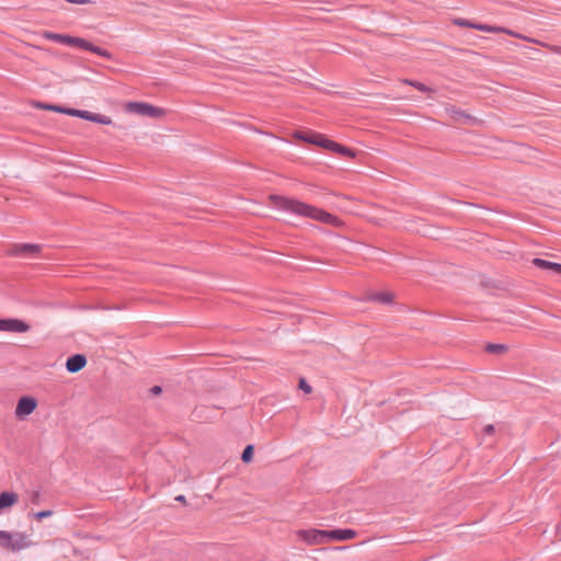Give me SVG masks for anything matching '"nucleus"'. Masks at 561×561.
I'll return each instance as SVG.
<instances>
[{"label": "nucleus", "mask_w": 561, "mask_h": 561, "mask_svg": "<svg viewBox=\"0 0 561 561\" xmlns=\"http://www.w3.org/2000/svg\"><path fill=\"white\" fill-rule=\"evenodd\" d=\"M533 263H534V265H536L540 268L552 270L556 273L561 274V264H559V263L546 261L542 259H534Z\"/></svg>", "instance_id": "obj_16"}, {"label": "nucleus", "mask_w": 561, "mask_h": 561, "mask_svg": "<svg viewBox=\"0 0 561 561\" xmlns=\"http://www.w3.org/2000/svg\"><path fill=\"white\" fill-rule=\"evenodd\" d=\"M152 392L156 393V394L160 393L161 392V388L156 386V387L152 388Z\"/></svg>", "instance_id": "obj_29"}, {"label": "nucleus", "mask_w": 561, "mask_h": 561, "mask_svg": "<svg viewBox=\"0 0 561 561\" xmlns=\"http://www.w3.org/2000/svg\"><path fill=\"white\" fill-rule=\"evenodd\" d=\"M69 45L87 49L91 53H94V54H96L101 57L107 58V59L112 58V54L108 50L101 48L99 46H95L91 42H89L84 38L70 36Z\"/></svg>", "instance_id": "obj_8"}, {"label": "nucleus", "mask_w": 561, "mask_h": 561, "mask_svg": "<svg viewBox=\"0 0 561 561\" xmlns=\"http://www.w3.org/2000/svg\"><path fill=\"white\" fill-rule=\"evenodd\" d=\"M474 30H479L482 32H489V33H505L510 36L520 38L524 41H528V42L533 41L523 34L516 33L514 31H511V30H507V28H504L501 26H492V25H488V24H474Z\"/></svg>", "instance_id": "obj_10"}, {"label": "nucleus", "mask_w": 561, "mask_h": 561, "mask_svg": "<svg viewBox=\"0 0 561 561\" xmlns=\"http://www.w3.org/2000/svg\"><path fill=\"white\" fill-rule=\"evenodd\" d=\"M402 82L405 84H410L422 92H431L432 91V89H430L425 84L417 82V81H411V80L404 79V80H402Z\"/></svg>", "instance_id": "obj_22"}, {"label": "nucleus", "mask_w": 561, "mask_h": 561, "mask_svg": "<svg viewBox=\"0 0 561 561\" xmlns=\"http://www.w3.org/2000/svg\"><path fill=\"white\" fill-rule=\"evenodd\" d=\"M370 299L382 304H391L394 299V295L390 291H385L373 295Z\"/></svg>", "instance_id": "obj_19"}, {"label": "nucleus", "mask_w": 561, "mask_h": 561, "mask_svg": "<svg viewBox=\"0 0 561 561\" xmlns=\"http://www.w3.org/2000/svg\"><path fill=\"white\" fill-rule=\"evenodd\" d=\"M299 388L306 392V393H310L312 391V388L310 385L307 383V381L305 379H300L299 381Z\"/></svg>", "instance_id": "obj_25"}, {"label": "nucleus", "mask_w": 561, "mask_h": 561, "mask_svg": "<svg viewBox=\"0 0 561 561\" xmlns=\"http://www.w3.org/2000/svg\"><path fill=\"white\" fill-rule=\"evenodd\" d=\"M175 500H176V501H179V502H182V503H185V502H186V500H185V496H184V495H178V496L175 497Z\"/></svg>", "instance_id": "obj_28"}, {"label": "nucleus", "mask_w": 561, "mask_h": 561, "mask_svg": "<svg viewBox=\"0 0 561 561\" xmlns=\"http://www.w3.org/2000/svg\"><path fill=\"white\" fill-rule=\"evenodd\" d=\"M325 144H327V149H329V150L336 151L341 154L352 157V158L355 156V153L351 149H348L337 142L329 140V142H325Z\"/></svg>", "instance_id": "obj_17"}, {"label": "nucleus", "mask_w": 561, "mask_h": 561, "mask_svg": "<svg viewBox=\"0 0 561 561\" xmlns=\"http://www.w3.org/2000/svg\"><path fill=\"white\" fill-rule=\"evenodd\" d=\"M30 325L19 319H0V331L25 333Z\"/></svg>", "instance_id": "obj_9"}, {"label": "nucleus", "mask_w": 561, "mask_h": 561, "mask_svg": "<svg viewBox=\"0 0 561 561\" xmlns=\"http://www.w3.org/2000/svg\"><path fill=\"white\" fill-rule=\"evenodd\" d=\"M42 251V247L35 243H15L8 251L9 255L19 257H34Z\"/></svg>", "instance_id": "obj_6"}, {"label": "nucleus", "mask_w": 561, "mask_h": 561, "mask_svg": "<svg viewBox=\"0 0 561 561\" xmlns=\"http://www.w3.org/2000/svg\"><path fill=\"white\" fill-rule=\"evenodd\" d=\"M356 533L353 529H334L328 530V542L330 541H346L353 539Z\"/></svg>", "instance_id": "obj_12"}, {"label": "nucleus", "mask_w": 561, "mask_h": 561, "mask_svg": "<svg viewBox=\"0 0 561 561\" xmlns=\"http://www.w3.org/2000/svg\"><path fill=\"white\" fill-rule=\"evenodd\" d=\"M253 458H242L245 463H250Z\"/></svg>", "instance_id": "obj_30"}, {"label": "nucleus", "mask_w": 561, "mask_h": 561, "mask_svg": "<svg viewBox=\"0 0 561 561\" xmlns=\"http://www.w3.org/2000/svg\"><path fill=\"white\" fill-rule=\"evenodd\" d=\"M495 432H496V430L493 424H486V425L482 426L480 435H481L482 439H485L488 437L494 436Z\"/></svg>", "instance_id": "obj_20"}, {"label": "nucleus", "mask_w": 561, "mask_h": 561, "mask_svg": "<svg viewBox=\"0 0 561 561\" xmlns=\"http://www.w3.org/2000/svg\"><path fill=\"white\" fill-rule=\"evenodd\" d=\"M69 3L73 4H89L91 3V0H66Z\"/></svg>", "instance_id": "obj_27"}, {"label": "nucleus", "mask_w": 561, "mask_h": 561, "mask_svg": "<svg viewBox=\"0 0 561 561\" xmlns=\"http://www.w3.org/2000/svg\"><path fill=\"white\" fill-rule=\"evenodd\" d=\"M268 199L272 206L278 209L290 211L297 216L306 217L335 228L344 227V221L342 219L313 205L279 195H270Z\"/></svg>", "instance_id": "obj_1"}, {"label": "nucleus", "mask_w": 561, "mask_h": 561, "mask_svg": "<svg viewBox=\"0 0 561 561\" xmlns=\"http://www.w3.org/2000/svg\"><path fill=\"white\" fill-rule=\"evenodd\" d=\"M297 536L308 545H322L328 542V530H299Z\"/></svg>", "instance_id": "obj_7"}, {"label": "nucleus", "mask_w": 561, "mask_h": 561, "mask_svg": "<svg viewBox=\"0 0 561 561\" xmlns=\"http://www.w3.org/2000/svg\"><path fill=\"white\" fill-rule=\"evenodd\" d=\"M454 24L458 25V26H461V27H470V28H474V24L476 23H472L468 20H465V19H455L454 20Z\"/></svg>", "instance_id": "obj_23"}, {"label": "nucleus", "mask_w": 561, "mask_h": 561, "mask_svg": "<svg viewBox=\"0 0 561 561\" xmlns=\"http://www.w3.org/2000/svg\"><path fill=\"white\" fill-rule=\"evenodd\" d=\"M87 365L85 356L81 354L73 355L69 357L66 362V368L69 373H78L84 368Z\"/></svg>", "instance_id": "obj_13"}, {"label": "nucleus", "mask_w": 561, "mask_h": 561, "mask_svg": "<svg viewBox=\"0 0 561 561\" xmlns=\"http://www.w3.org/2000/svg\"><path fill=\"white\" fill-rule=\"evenodd\" d=\"M43 37L46 39L55 41L60 44L69 45L70 36L64 34H57L53 32L45 31L43 32Z\"/></svg>", "instance_id": "obj_18"}, {"label": "nucleus", "mask_w": 561, "mask_h": 561, "mask_svg": "<svg viewBox=\"0 0 561 561\" xmlns=\"http://www.w3.org/2000/svg\"><path fill=\"white\" fill-rule=\"evenodd\" d=\"M253 453H254V446L253 445H248L243 451H242V455L241 456H253Z\"/></svg>", "instance_id": "obj_26"}, {"label": "nucleus", "mask_w": 561, "mask_h": 561, "mask_svg": "<svg viewBox=\"0 0 561 561\" xmlns=\"http://www.w3.org/2000/svg\"><path fill=\"white\" fill-rule=\"evenodd\" d=\"M34 543L30 536L21 531L0 530V547L12 552L32 547Z\"/></svg>", "instance_id": "obj_3"}, {"label": "nucleus", "mask_w": 561, "mask_h": 561, "mask_svg": "<svg viewBox=\"0 0 561 561\" xmlns=\"http://www.w3.org/2000/svg\"><path fill=\"white\" fill-rule=\"evenodd\" d=\"M38 108L51 111L56 113H62L75 117H80L85 121H90L93 123L102 124V125H111L113 123L112 118L106 115L92 113L89 111H82V110H76V108H65L57 105H50V104H37Z\"/></svg>", "instance_id": "obj_2"}, {"label": "nucleus", "mask_w": 561, "mask_h": 561, "mask_svg": "<svg viewBox=\"0 0 561 561\" xmlns=\"http://www.w3.org/2000/svg\"><path fill=\"white\" fill-rule=\"evenodd\" d=\"M390 215L391 211L383 208H377L376 213L369 216L367 219L377 226H386L391 222Z\"/></svg>", "instance_id": "obj_14"}, {"label": "nucleus", "mask_w": 561, "mask_h": 561, "mask_svg": "<svg viewBox=\"0 0 561 561\" xmlns=\"http://www.w3.org/2000/svg\"><path fill=\"white\" fill-rule=\"evenodd\" d=\"M485 350L490 353L503 354L507 351V346L503 344H489Z\"/></svg>", "instance_id": "obj_21"}, {"label": "nucleus", "mask_w": 561, "mask_h": 561, "mask_svg": "<svg viewBox=\"0 0 561 561\" xmlns=\"http://www.w3.org/2000/svg\"><path fill=\"white\" fill-rule=\"evenodd\" d=\"M18 501V495L13 492H3L0 494V511L11 507Z\"/></svg>", "instance_id": "obj_15"}, {"label": "nucleus", "mask_w": 561, "mask_h": 561, "mask_svg": "<svg viewBox=\"0 0 561 561\" xmlns=\"http://www.w3.org/2000/svg\"><path fill=\"white\" fill-rule=\"evenodd\" d=\"M38 402L34 397L24 396L18 400L14 415L18 420H25L37 409Z\"/></svg>", "instance_id": "obj_5"}, {"label": "nucleus", "mask_w": 561, "mask_h": 561, "mask_svg": "<svg viewBox=\"0 0 561 561\" xmlns=\"http://www.w3.org/2000/svg\"><path fill=\"white\" fill-rule=\"evenodd\" d=\"M124 110L126 113L139 115L142 117H150L154 119H162L167 116L168 112L163 107H159L146 102L130 101L125 103Z\"/></svg>", "instance_id": "obj_4"}, {"label": "nucleus", "mask_w": 561, "mask_h": 561, "mask_svg": "<svg viewBox=\"0 0 561 561\" xmlns=\"http://www.w3.org/2000/svg\"><path fill=\"white\" fill-rule=\"evenodd\" d=\"M51 515H53V512L47 510V511H41V512L35 513L34 517L37 520H41L43 518L50 517Z\"/></svg>", "instance_id": "obj_24"}, {"label": "nucleus", "mask_w": 561, "mask_h": 561, "mask_svg": "<svg viewBox=\"0 0 561 561\" xmlns=\"http://www.w3.org/2000/svg\"><path fill=\"white\" fill-rule=\"evenodd\" d=\"M295 138L310 142V144H314V145L323 147L325 149H327L325 142H329V140H330L325 136L318 134V133H313V131L296 133Z\"/></svg>", "instance_id": "obj_11"}]
</instances>
